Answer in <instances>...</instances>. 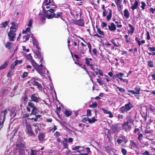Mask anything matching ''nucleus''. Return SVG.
Masks as SVG:
<instances>
[{
  "mask_svg": "<svg viewBox=\"0 0 155 155\" xmlns=\"http://www.w3.org/2000/svg\"><path fill=\"white\" fill-rule=\"evenodd\" d=\"M43 66L42 64L39 65L36 68V70L38 72L42 77H44L47 76L50 78V76L49 75V71L46 68L45 66L44 68L43 67V69H42V67Z\"/></svg>",
  "mask_w": 155,
  "mask_h": 155,
  "instance_id": "obj_1",
  "label": "nucleus"
},
{
  "mask_svg": "<svg viewBox=\"0 0 155 155\" xmlns=\"http://www.w3.org/2000/svg\"><path fill=\"white\" fill-rule=\"evenodd\" d=\"M43 12L46 15V17L48 19H52L54 17V10L53 9H50L49 10H45V9L44 11L43 10Z\"/></svg>",
  "mask_w": 155,
  "mask_h": 155,
  "instance_id": "obj_2",
  "label": "nucleus"
},
{
  "mask_svg": "<svg viewBox=\"0 0 155 155\" xmlns=\"http://www.w3.org/2000/svg\"><path fill=\"white\" fill-rule=\"evenodd\" d=\"M25 130L27 134L30 136H34V133L32 130L31 125L27 122L26 120L25 122Z\"/></svg>",
  "mask_w": 155,
  "mask_h": 155,
  "instance_id": "obj_3",
  "label": "nucleus"
},
{
  "mask_svg": "<svg viewBox=\"0 0 155 155\" xmlns=\"http://www.w3.org/2000/svg\"><path fill=\"white\" fill-rule=\"evenodd\" d=\"M16 30H10L8 34V39L10 41H13L16 35Z\"/></svg>",
  "mask_w": 155,
  "mask_h": 155,
  "instance_id": "obj_4",
  "label": "nucleus"
},
{
  "mask_svg": "<svg viewBox=\"0 0 155 155\" xmlns=\"http://www.w3.org/2000/svg\"><path fill=\"white\" fill-rule=\"evenodd\" d=\"M128 141V140L124 136L119 137L117 140V142L118 144H120L122 142H124V143H126Z\"/></svg>",
  "mask_w": 155,
  "mask_h": 155,
  "instance_id": "obj_5",
  "label": "nucleus"
},
{
  "mask_svg": "<svg viewBox=\"0 0 155 155\" xmlns=\"http://www.w3.org/2000/svg\"><path fill=\"white\" fill-rule=\"evenodd\" d=\"M72 22L75 25L81 26H84V21L82 19H80L78 20H73Z\"/></svg>",
  "mask_w": 155,
  "mask_h": 155,
  "instance_id": "obj_6",
  "label": "nucleus"
},
{
  "mask_svg": "<svg viewBox=\"0 0 155 155\" xmlns=\"http://www.w3.org/2000/svg\"><path fill=\"white\" fill-rule=\"evenodd\" d=\"M147 107H143L142 108V110L141 111V114L142 116L146 119L147 116Z\"/></svg>",
  "mask_w": 155,
  "mask_h": 155,
  "instance_id": "obj_7",
  "label": "nucleus"
},
{
  "mask_svg": "<svg viewBox=\"0 0 155 155\" xmlns=\"http://www.w3.org/2000/svg\"><path fill=\"white\" fill-rule=\"evenodd\" d=\"M31 38L32 39V41L34 46L38 50L40 49V48L38 46V43L36 39L33 36V35H31Z\"/></svg>",
  "mask_w": 155,
  "mask_h": 155,
  "instance_id": "obj_8",
  "label": "nucleus"
},
{
  "mask_svg": "<svg viewBox=\"0 0 155 155\" xmlns=\"http://www.w3.org/2000/svg\"><path fill=\"white\" fill-rule=\"evenodd\" d=\"M31 99L33 101L35 102H38L39 99V97L37 94H34L31 95Z\"/></svg>",
  "mask_w": 155,
  "mask_h": 155,
  "instance_id": "obj_9",
  "label": "nucleus"
},
{
  "mask_svg": "<svg viewBox=\"0 0 155 155\" xmlns=\"http://www.w3.org/2000/svg\"><path fill=\"white\" fill-rule=\"evenodd\" d=\"M16 108L15 107H12L10 110V116L12 118H14L16 115Z\"/></svg>",
  "mask_w": 155,
  "mask_h": 155,
  "instance_id": "obj_10",
  "label": "nucleus"
},
{
  "mask_svg": "<svg viewBox=\"0 0 155 155\" xmlns=\"http://www.w3.org/2000/svg\"><path fill=\"white\" fill-rule=\"evenodd\" d=\"M33 81H34V85L35 86H37L38 89L40 91H41L42 89V85L37 81H36L35 79H33Z\"/></svg>",
  "mask_w": 155,
  "mask_h": 155,
  "instance_id": "obj_11",
  "label": "nucleus"
},
{
  "mask_svg": "<svg viewBox=\"0 0 155 155\" xmlns=\"http://www.w3.org/2000/svg\"><path fill=\"white\" fill-rule=\"evenodd\" d=\"M101 110L103 111L104 113L109 114V117L110 118H112L113 117V115L111 111H109L107 110L104 108H102Z\"/></svg>",
  "mask_w": 155,
  "mask_h": 155,
  "instance_id": "obj_12",
  "label": "nucleus"
},
{
  "mask_svg": "<svg viewBox=\"0 0 155 155\" xmlns=\"http://www.w3.org/2000/svg\"><path fill=\"white\" fill-rule=\"evenodd\" d=\"M92 60L91 58H85V63L87 66L91 67V69L94 70L93 67H92V65L91 64H90V62Z\"/></svg>",
  "mask_w": 155,
  "mask_h": 155,
  "instance_id": "obj_13",
  "label": "nucleus"
},
{
  "mask_svg": "<svg viewBox=\"0 0 155 155\" xmlns=\"http://www.w3.org/2000/svg\"><path fill=\"white\" fill-rule=\"evenodd\" d=\"M12 25L10 28V30H13L16 31L18 28V25L15 22H12L11 23Z\"/></svg>",
  "mask_w": 155,
  "mask_h": 155,
  "instance_id": "obj_14",
  "label": "nucleus"
},
{
  "mask_svg": "<svg viewBox=\"0 0 155 155\" xmlns=\"http://www.w3.org/2000/svg\"><path fill=\"white\" fill-rule=\"evenodd\" d=\"M108 27L110 31H114L116 29L115 25L113 23H111L110 25H108Z\"/></svg>",
  "mask_w": 155,
  "mask_h": 155,
  "instance_id": "obj_15",
  "label": "nucleus"
},
{
  "mask_svg": "<svg viewBox=\"0 0 155 155\" xmlns=\"http://www.w3.org/2000/svg\"><path fill=\"white\" fill-rule=\"evenodd\" d=\"M112 130L114 132L117 133L120 130L121 128L120 127L117 125H115L113 126Z\"/></svg>",
  "mask_w": 155,
  "mask_h": 155,
  "instance_id": "obj_16",
  "label": "nucleus"
},
{
  "mask_svg": "<svg viewBox=\"0 0 155 155\" xmlns=\"http://www.w3.org/2000/svg\"><path fill=\"white\" fill-rule=\"evenodd\" d=\"M51 1L50 0H49L48 1V0H45L42 6V10L44 11L45 10V6H47L49 5Z\"/></svg>",
  "mask_w": 155,
  "mask_h": 155,
  "instance_id": "obj_17",
  "label": "nucleus"
},
{
  "mask_svg": "<svg viewBox=\"0 0 155 155\" xmlns=\"http://www.w3.org/2000/svg\"><path fill=\"white\" fill-rule=\"evenodd\" d=\"M125 107L127 111L129 110L132 107V104L129 102L128 104H125Z\"/></svg>",
  "mask_w": 155,
  "mask_h": 155,
  "instance_id": "obj_18",
  "label": "nucleus"
},
{
  "mask_svg": "<svg viewBox=\"0 0 155 155\" xmlns=\"http://www.w3.org/2000/svg\"><path fill=\"white\" fill-rule=\"evenodd\" d=\"M9 23V21H5L4 22H2L1 24V28H5L7 26Z\"/></svg>",
  "mask_w": 155,
  "mask_h": 155,
  "instance_id": "obj_19",
  "label": "nucleus"
},
{
  "mask_svg": "<svg viewBox=\"0 0 155 155\" xmlns=\"http://www.w3.org/2000/svg\"><path fill=\"white\" fill-rule=\"evenodd\" d=\"M9 63V61H7L4 64H2L0 67V70L5 68L8 65Z\"/></svg>",
  "mask_w": 155,
  "mask_h": 155,
  "instance_id": "obj_20",
  "label": "nucleus"
},
{
  "mask_svg": "<svg viewBox=\"0 0 155 155\" xmlns=\"http://www.w3.org/2000/svg\"><path fill=\"white\" fill-rule=\"evenodd\" d=\"M124 16L126 18H127L129 17V14L128 10L127 9H125L124 11Z\"/></svg>",
  "mask_w": 155,
  "mask_h": 155,
  "instance_id": "obj_21",
  "label": "nucleus"
},
{
  "mask_svg": "<svg viewBox=\"0 0 155 155\" xmlns=\"http://www.w3.org/2000/svg\"><path fill=\"white\" fill-rule=\"evenodd\" d=\"M72 113V111L67 110H65L64 112V114L67 117H69V116H71Z\"/></svg>",
  "mask_w": 155,
  "mask_h": 155,
  "instance_id": "obj_22",
  "label": "nucleus"
},
{
  "mask_svg": "<svg viewBox=\"0 0 155 155\" xmlns=\"http://www.w3.org/2000/svg\"><path fill=\"white\" fill-rule=\"evenodd\" d=\"M123 75L124 74L123 73H119L118 74L115 75L114 76L117 77L120 80H121L122 79V77L123 76Z\"/></svg>",
  "mask_w": 155,
  "mask_h": 155,
  "instance_id": "obj_23",
  "label": "nucleus"
},
{
  "mask_svg": "<svg viewBox=\"0 0 155 155\" xmlns=\"http://www.w3.org/2000/svg\"><path fill=\"white\" fill-rule=\"evenodd\" d=\"M97 121V119H96L94 117H93L92 118H89L88 122L89 123H92Z\"/></svg>",
  "mask_w": 155,
  "mask_h": 155,
  "instance_id": "obj_24",
  "label": "nucleus"
},
{
  "mask_svg": "<svg viewBox=\"0 0 155 155\" xmlns=\"http://www.w3.org/2000/svg\"><path fill=\"white\" fill-rule=\"evenodd\" d=\"M31 28H31L29 27H27L25 28V30H23L22 33L23 34H25L30 32V31Z\"/></svg>",
  "mask_w": 155,
  "mask_h": 155,
  "instance_id": "obj_25",
  "label": "nucleus"
},
{
  "mask_svg": "<svg viewBox=\"0 0 155 155\" xmlns=\"http://www.w3.org/2000/svg\"><path fill=\"white\" fill-rule=\"evenodd\" d=\"M97 31L100 35L104 38V35L103 31H101V30L99 28H97Z\"/></svg>",
  "mask_w": 155,
  "mask_h": 155,
  "instance_id": "obj_26",
  "label": "nucleus"
},
{
  "mask_svg": "<svg viewBox=\"0 0 155 155\" xmlns=\"http://www.w3.org/2000/svg\"><path fill=\"white\" fill-rule=\"evenodd\" d=\"M112 15V11L110 10L109 14L107 16V19L108 21H109Z\"/></svg>",
  "mask_w": 155,
  "mask_h": 155,
  "instance_id": "obj_27",
  "label": "nucleus"
},
{
  "mask_svg": "<svg viewBox=\"0 0 155 155\" xmlns=\"http://www.w3.org/2000/svg\"><path fill=\"white\" fill-rule=\"evenodd\" d=\"M77 51L78 54H84L85 53V51H83L81 49L78 48Z\"/></svg>",
  "mask_w": 155,
  "mask_h": 155,
  "instance_id": "obj_28",
  "label": "nucleus"
},
{
  "mask_svg": "<svg viewBox=\"0 0 155 155\" xmlns=\"http://www.w3.org/2000/svg\"><path fill=\"white\" fill-rule=\"evenodd\" d=\"M131 2V5H132L131 8L134 10L136 9V1L134 2L132 0H130Z\"/></svg>",
  "mask_w": 155,
  "mask_h": 155,
  "instance_id": "obj_29",
  "label": "nucleus"
},
{
  "mask_svg": "<svg viewBox=\"0 0 155 155\" xmlns=\"http://www.w3.org/2000/svg\"><path fill=\"white\" fill-rule=\"evenodd\" d=\"M31 64H32L33 66L35 68V69L36 70V68L37 67H38L39 65H38L35 62V61L32 59L31 60Z\"/></svg>",
  "mask_w": 155,
  "mask_h": 155,
  "instance_id": "obj_30",
  "label": "nucleus"
},
{
  "mask_svg": "<svg viewBox=\"0 0 155 155\" xmlns=\"http://www.w3.org/2000/svg\"><path fill=\"white\" fill-rule=\"evenodd\" d=\"M62 14L61 12H58L56 14L54 13V17L55 18H58L61 17Z\"/></svg>",
  "mask_w": 155,
  "mask_h": 155,
  "instance_id": "obj_31",
  "label": "nucleus"
},
{
  "mask_svg": "<svg viewBox=\"0 0 155 155\" xmlns=\"http://www.w3.org/2000/svg\"><path fill=\"white\" fill-rule=\"evenodd\" d=\"M38 139L40 141H42L45 137V135L44 134H41L38 135Z\"/></svg>",
  "mask_w": 155,
  "mask_h": 155,
  "instance_id": "obj_32",
  "label": "nucleus"
},
{
  "mask_svg": "<svg viewBox=\"0 0 155 155\" xmlns=\"http://www.w3.org/2000/svg\"><path fill=\"white\" fill-rule=\"evenodd\" d=\"M37 110L38 109L36 107H34L31 111V114L35 115L37 113Z\"/></svg>",
  "mask_w": 155,
  "mask_h": 155,
  "instance_id": "obj_33",
  "label": "nucleus"
},
{
  "mask_svg": "<svg viewBox=\"0 0 155 155\" xmlns=\"http://www.w3.org/2000/svg\"><path fill=\"white\" fill-rule=\"evenodd\" d=\"M120 110L123 113H124L127 111L125 107L124 106L121 107L120 109Z\"/></svg>",
  "mask_w": 155,
  "mask_h": 155,
  "instance_id": "obj_34",
  "label": "nucleus"
},
{
  "mask_svg": "<svg viewBox=\"0 0 155 155\" xmlns=\"http://www.w3.org/2000/svg\"><path fill=\"white\" fill-rule=\"evenodd\" d=\"M44 14H39V17L40 19L42 21L44 20L45 19V17H46V15L44 13Z\"/></svg>",
  "mask_w": 155,
  "mask_h": 155,
  "instance_id": "obj_35",
  "label": "nucleus"
},
{
  "mask_svg": "<svg viewBox=\"0 0 155 155\" xmlns=\"http://www.w3.org/2000/svg\"><path fill=\"white\" fill-rule=\"evenodd\" d=\"M33 22V20L31 19H30L28 22V23L27 25L29 27L32 28Z\"/></svg>",
  "mask_w": 155,
  "mask_h": 155,
  "instance_id": "obj_36",
  "label": "nucleus"
},
{
  "mask_svg": "<svg viewBox=\"0 0 155 155\" xmlns=\"http://www.w3.org/2000/svg\"><path fill=\"white\" fill-rule=\"evenodd\" d=\"M31 35H25L23 37V38L25 39L24 42L26 41L27 40H28L29 38L30 37H31Z\"/></svg>",
  "mask_w": 155,
  "mask_h": 155,
  "instance_id": "obj_37",
  "label": "nucleus"
},
{
  "mask_svg": "<svg viewBox=\"0 0 155 155\" xmlns=\"http://www.w3.org/2000/svg\"><path fill=\"white\" fill-rule=\"evenodd\" d=\"M28 106L32 108H34V107H36L35 104L31 101L28 102Z\"/></svg>",
  "mask_w": 155,
  "mask_h": 155,
  "instance_id": "obj_38",
  "label": "nucleus"
},
{
  "mask_svg": "<svg viewBox=\"0 0 155 155\" xmlns=\"http://www.w3.org/2000/svg\"><path fill=\"white\" fill-rule=\"evenodd\" d=\"M97 104L96 102H94L91 105L89 106L90 107L92 108H95L97 107Z\"/></svg>",
  "mask_w": 155,
  "mask_h": 155,
  "instance_id": "obj_39",
  "label": "nucleus"
},
{
  "mask_svg": "<svg viewBox=\"0 0 155 155\" xmlns=\"http://www.w3.org/2000/svg\"><path fill=\"white\" fill-rule=\"evenodd\" d=\"M33 125L35 127V132L37 134L38 131L39 130V127L37 125L34 124Z\"/></svg>",
  "mask_w": 155,
  "mask_h": 155,
  "instance_id": "obj_40",
  "label": "nucleus"
},
{
  "mask_svg": "<svg viewBox=\"0 0 155 155\" xmlns=\"http://www.w3.org/2000/svg\"><path fill=\"white\" fill-rule=\"evenodd\" d=\"M136 41H137V42L138 43L139 46H140L141 44H144L145 43V41L144 40H143L141 41H140L139 40H137V38Z\"/></svg>",
  "mask_w": 155,
  "mask_h": 155,
  "instance_id": "obj_41",
  "label": "nucleus"
},
{
  "mask_svg": "<svg viewBox=\"0 0 155 155\" xmlns=\"http://www.w3.org/2000/svg\"><path fill=\"white\" fill-rule=\"evenodd\" d=\"M80 13L76 11L75 12L74 14V17L75 19H77L78 18V16H79V15Z\"/></svg>",
  "mask_w": 155,
  "mask_h": 155,
  "instance_id": "obj_42",
  "label": "nucleus"
},
{
  "mask_svg": "<svg viewBox=\"0 0 155 155\" xmlns=\"http://www.w3.org/2000/svg\"><path fill=\"white\" fill-rule=\"evenodd\" d=\"M31 155H38V154L39 153V151H36L35 150H31Z\"/></svg>",
  "mask_w": 155,
  "mask_h": 155,
  "instance_id": "obj_43",
  "label": "nucleus"
},
{
  "mask_svg": "<svg viewBox=\"0 0 155 155\" xmlns=\"http://www.w3.org/2000/svg\"><path fill=\"white\" fill-rule=\"evenodd\" d=\"M48 88L51 91H53L54 90V88L53 85L51 83L50 84H49V86H48Z\"/></svg>",
  "mask_w": 155,
  "mask_h": 155,
  "instance_id": "obj_44",
  "label": "nucleus"
},
{
  "mask_svg": "<svg viewBox=\"0 0 155 155\" xmlns=\"http://www.w3.org/2000/svg\"><path fill=\"white\" fill-rule=\"evenodd\" d=\"M22 60H16L14 62L17 65L18 64H21L22 62Z\"/></svg>",
  "mask_w": 155,
  "mask_h": 155,
  "instance_id": "obj_45",
  "label": "nucleus"
},
{
  "mask_svg": "<svg viewBox=\"0 0 155 155\" xmlns=\"http://www.w3.org/2000/svg\"><path fill=\"white\" fill-rule=\"evenodd\" d=\"M28 75V73L27 72H24L21 75V77L22 78H26Z\"/></svg>",
  "mask_w": 155,
  "mask_h": 155,
  "instance_id": "obj_46",
  "label": "nucleus"
},
{
  "mask_svg": "<svg viewBox=\"0 0 155 155\" xmlns=\"http://www.w3.org/2000/svg\"><path fill=\"white\" fill-rule=\"evenodd\" d=\"M141 5L140 6L141 8H142L143 10H144L145 9V7L146 5L145 3L143 2H141Z\"/></svg>",
  "mask_w": 155,
  "mask_h": 155,
  "instance_id": "obj_47",
  "label": "nucleus"
},
{
  "mask_svg": "<svg viewBox=\"0 0 155 155\" xmlns=\"http://www.w3.org/2000/svg\"><path fill=\"white\" fill-rule=\"evenodd\" d=\"M84 41L87 44V45H88V47L89 48V51L91 53V45L89 42L87 43V42H86V41H84Z\"/></svg>",
  "mask_w": 155,
  "mask_h": 155,
  "instance_id": "obj_48",
  "label": "nucleus"
},
{
  "mask_svg": "<svg viewBox=\"0 0 155 155\" xmlns=\"http://www.w3.org/2000/svg\"><path fill=\"white\" fill-rule=\"evenodd\" d=\"M148 50L150 51L153 52L155 51V47H149L148 48Z\"/></svg>",
  "mask_w": 155,
  "mask_h": 155,
  "instance_id": "obj_49",
  "label": "nucleus"
},
{
  "mask_svg": "<svg viewBox=\"0 0 155 155\" xmlns=\"http://www.w3.org/2000/svg\"><path fill=\"white\" fill-rule=\"evenodd\" d=\"M121 151L123 154L124 155H126L127 153V150L124 148H122L121 150Z\"/></svg>",
  "mask_w": 155,
  "mask_h": 155,
  "instance_id": "obj_50",
  "label": "nucleus"
},
{
  "mask_svg": "<svg viewBox=\"0 0 155 155\" xmlns=\"http://www.w3.org/2000/svg\"><path fill=\"white\" fill-rule=\"evenodd\" d=\"M88 119H89L88 117H85L83 118V119L81 121L83 123H85L87 121H88Z\"/></svg>",
  "mask_w": 155,
  "mask_h": 155,
  "instance_id": "obj_51",
  "label": "nucleus"
},
{
  "mask_svg": "<svg viewBox=\"0 0 155 155\" xmlns=\"http://www.w3.org/2000/svg\"><path fill=\"white\" fill-rule=\"evenodd\" d=\"M91 111L89 109L87 110V116H91Z\"/></svg>",
  "mask_w": 155,
  "mask_h": 155,
  "instance_id": "obj_52",
  "label": "nucleus"
},
{
  "mask_svg": "<svg viewBox=\"0 0 155 155\" xmlns=\"http://www.w3.org/2000/svg\"><path fill=\"white\" fill-rule=\"evenodd\" d=\"M117 87L118 89L120 91L122 92H124L125 91V90L122 88L119 87Z\"/></svg>",
  "mask_w": 155,
  "mask_h": 155,
  "instance_id": "obj_53",
  "label": "nucleus"
},
{
  "mask_svg": "<svg viewBox=\"0 0 155 155\" xmlns=\"http://www.w3.org/2000/svg\"><path fill=\"white\" fill-rule=\"evenodd\" d=\"M97 82L100 85H102L104 83L103 81L99 79H97Z\"/></svg>",
  "mask_w": 155,
  "mask_h": 155,
  "instance_id": "obj_54",
  "label": "nucleus"
},
{
  "mask_svg": "<svg viewBox=\"0 0 155 155\" xmlns=\"http://www.w3.org/2000/svg\"><path fill=\"white\" fill-rule=\"evenodd\" d=\"M81 146H75V147H74L72 148V150H76L78 149L79 148H81Z\"/></svg>",
  "mask_w": 155,
  "mask_h": 155,
  "instance_id": "obj_55",
  "label": "nucleus"
},
{
  "mask_svg": "<svg viewBox=\"0 0 155 155\" xmlns=\"http://www.w3.org/2000/svg\"><path fill=\"white\" fill-rule=\"evenodd\" d=\"M148 66L150 67H153V64L152 61H150L148 62Z\"/></svg>",
  "mask_w": 155,
  "mask_h": 155,
  "instance_id": "obj_56",
  "label": "nucleus"
},
{
  "mask_svg": "<svg viewBox=\"0 0 155 155\" xmlns=\"http://www.w3.org/2000/svg\"><path fill=\"white\" fill-rule=\"evenodd\" d=\"M17 65L14 62L12 64L11 66V68L12 69H14L15 67Z\"/></svg>",
  "mask_w": 155,
  "mask_h": 155,
  "instance_id": "obj_57",
  "label": "nucleus"
},
{
  "mask_svg": "<svg viewBox=\"0 0 155 155\" xmlns=\"http://www.w3.org/2000/svg\"><path fill=\"white\" fill-rule=\"evenodd\" d=\"M12 74V71H9L8 72L7 76L8 77H11Z\"/></svg>",
  "mask_w": 155,
  "mask_h": 155,
  "instance_id": "obj_58",
  "label": "nucleus"
},
{
  "mask_svg": "<svg viewBox=\"0 0 155 155\" xmlns=\"http://www.w3.org/2000/svg\"><path fill=\"white\" fill-rule=\"evenodd\" d=\"M125 37L126 39V42L127 43L130 42V39L128 38V36L127 35H126Z\"/></svg>",
  "mask_w": 155,
  "mask_h": 155,
  "instance_id": "obj_59",
  "label": "nucleus"
},
{
  "mask_svg": "<svg viewBox=\"0 0 155 155\" xmlns=\"http://www.w3.org/2000/svg\"><path fill=\"white\" fill-rule=\"evenodd\" d=\"M11 43L10 42H7L5 44V47L6 48H9L10 45Z\"/></svg>",
  "mask_w": 155,
  "mask_h": 155,
  "instance_id": "obj_60",
  "label": "nucleus"
},
{
  "mask_svg": "<svg viewBox=\"0 0 155 155\" xmlns=\"http://www.w3.org/2000/svg\"><path fill=\"white\" fill-rule=\"evenodd\" d=\"M22 48L23 50L27 52H28L29 51V49H26L25 47L24 46H22Z\"/></svg>",
  "mask_w": 155,
  "mask_h": 155,
  "instance_id": "obj_61",
  "label": "nucleus"
},
{
  "mask_svg": "<svg viewBox=\"0 0 155 155\" xmlns=\"http://www.w3.org/2000/svg\"><path fill=\"white\" fill-rule=\"evenodd\" d=\"M107 11L105 9H104L103 12V16H105L107 13Z\"/></svg>",
  "mask_w": 155,
  "mask_h": 155,
  "instance_id": "obj_62",
  "label": "nucleus"
},
{
  "mask_svg": "<svg viewBox=\"0 0 155 155\" xmlns=\"http://www.w3.org/2000/svg\"><path fill=\"white\" fill-rule=\"evenodd\" d=\"M129 122H124L122 126L124 127V126H127Z\"/></svg>",
  "mask_w": 155,
  "mask_h": 155,
  "instance_id": "obj_63",
  "label": "nucleus"
},
{
  "mask_svg": "<svg viewBox=\"0 0 155 155\" xmlns=\"http://www.w3.org/2000/svg\"><path fill=\"white\" fill-rule=\"evenodd\" d=\"M138 135V139L139 140H140L142 139L143 136L142 134H139Z\"/></svg>",
  "mask_w": 155,
  "mask_h": 155,
  "instance_id": "obj_64",
  "label": "nucleus"
}]
</instances>
